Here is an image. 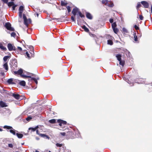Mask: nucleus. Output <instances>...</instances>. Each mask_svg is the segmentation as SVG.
I'll use <instances>...</instances> for the list:
<instances>
[{
  "instance_id": "obj_59",
  "label": "nucleus",
  "mask_w": 152,
  "mask_h": 152,
  "mask_svg": "<svg viewBox=\"0 0 152 152\" xmlns=\"http://www.w3.org/2000/svg\"><path fill=\"white\" fill-rule=\"evenodd\" d=\"M151 13H152V5H151Z\"/></svg>"
},
{
  "instance_id": "obj_63",
  "label": "nucleus",
  "mask_w": 152,
  "mask_h": 152,
  "mask_svg": "<svg viewBox=\"0 0 152 152\" xmlns=\"http://www.w3.org/2000/svg\"><path fill=\"white\" fill-rule=\"evenodd\" d=\"M37 17H38V15H39V14H38V13H37Z\"/></svg>"
},
{
  "instance_id": "obj_29",
  "label": "nucleus",
  "mask_w": 152,
  "mask_h": 152,
  "mask_svg": "<svg viewBox=\"0 0 152 152\" xmlns=\"http://www.w3.org/2000/svg\"><path fill=\"white\" fill-rule=\"evenodd\" d=\"M19 11H21V12H23V11L24 10L23 6H20L19 8Z\"/></svg>"
},
{
  "instance_id": "obj_49",
  "label": "nucleus",
  "mask_w": 152,
  "mask_h": 152,
  "mask_svg": "<svg viewBox=\"0 0 152 152\" xmlns=\"http://www.w3.org/2000/svg\"><path fill=\"white\" fill-rule=\"evenodd\" d=\"M17 6V5L16 4H14L13 6H12V10H14L15 9V8Z\"/></svg>"
},
{
  "instance_id": "obj_23",
  "label": "nucleus",
  "mask_w": 152,
  "mask_h": 152,
  "mask_svg": "<svg viewBox=\"0 0 152 152\" xmlns=\"http://www.w3.org/2000/svg\"><path fill=\"white\" fill-rule=\"evenodd\" d=\"M4 128H5V129H13L12 127L11 126H7V125L4 126Z\"/></svg>"
},
{
  "instance_id": "obj_40",
  "label": "nucleus",
  "mask_w": 152,
  "mask_h": 152,
  "mask_svg": "<svg viewBox=\"0 0 152 152\" xmlns=\"http://www.w3.org/2000/svg\"><path fill=\"white\" fill-rule=\"evenodd\" d=\"M32 118L30 116H28L26 118V120L28 121H29Z\"/></svg>"
},
{
  "instance_id": "obj_19",
  "label": "nucleus",
  "mask_w": 152,
  "mask_h": 152,
  "mask_svg": "<svg viewBox=\"0 0 152 152\" xmlns=\"http://www.w3.org/2000/svg\"><path fill=\"white\" fill-rule=\"evenodd\" d=\"M3 67L7 71L8 70V66L7 62H6L3 65Z\"/></svg>"
},
{
  "instance_id": "obj_56",
  "label": "nucleus",
  "mask_w": 152,
  "mask_h": 152,
  "mask_svg": "<svg viewBox=\"0 0 152 152\" xmlns=\"http://www.w3.org/2000/svg\"><path fill=\"white\" fill-rule=\"evenodd\" d=\"M31 50L32 51L34 50V48L32 46H31L30 47Z\"/></svg>"
},
{
  "instance_id": "obj_18",
  "label": "nucleus",
  "mask_w": 152,
  "mask_h": 152,
  "mask_svg": "<svg viewBox=\"0 0 152 152\" xmlns=\"http://www.w3.org/2000/svg\"><path fill=\"white\" fill-rule=\"evenodd\" d=\"M116 57L117 58V60L119 61L121 60V55L120 54H118L116 55Z\"/></svg>"
},
{
  "instance_id": "obj_62",
  "label": "nucleus",
  "mask_w": 152,
  "mask_h": 152,
  "mask_svg": "<svg viewBox=\"0 0 152 152\" xmlns=\"http://www.w3.org/2000/svg\"><path fill=\"white\" fill-rule=\"evenodd\" d=\"M35 152H39L36 150L35 151Z\"/></svg>"
},
{
  "instance_id": "obj_15",
  "label": "nucleus",
  "mask_w": 152,
  "mask_h": 152,
  "mask_svg": "<svg viewBox=\"0 0 152 152\" xmlns=\"http://www.w3.org/2000/svg\"><path fill=\"white\" fill-rule=\"evenodd\" d=\"M86 17L88 18L89 19H91L92 18L91 15L90 13L88 12L86 13Z\"/></svg>"
},
{
  "instance_id": "obj_1",
  "label": "nucleus",
  "mask_w": 152,
  "mask_h": 152,
  "mask_svg": "<svg viewBox=\"0 0 152 152\" xmlns=\"http://www.w3.org/2000/svg\"><path fill=\"white\" fill-rule=\"evenodd\" d=\"M48 122L51 124H54L57 122L58 123L59 125L60 126H64V127H65V125H66L67 124V122L66 121L60 119L57 120L56 122L55 119H53L49 120Z\"/></svg>"
},
{
  "instance_id": "obj_42",
  "label": "nucleus",
  "mask_w": 152,
  "mask_h": 152,
  "mask_svg": "<svg viewBox=\"0 0 152 152\" xmlns=\"http://www.w3.org/2000/svg\"><path fill=\"white\" fill-rule=\"evenodd\" d=\"M107 2H108V0H102V4H105Z\"/></svg>"
},
{
  "instance_id": "obj_13",
  "label": "nucleus",
  "mask_w": 152,
  "mask_h": 152,
  "mask_svg": "<svg viewBox=\"0 0 152 152\" xmlns=\"http://www.w3.org/2000/svg\"><path fill=\"white\" fill-rule=\"evenodd\" d=\"M13 79L12 78H10L7 81V82L9 83V84H15V83L14 82H13Z\"/></svg>"
},
{
  "instance_id": "obj_31",
  "label": "nucleus",
  "mask_w": 152,
  "mask_h": 152,
  "mask_svg": "<svg viewBox=\"0 0 152 152\" xmlns=\"http://www.w3.org/2000/svg\"><path fill=\"white\" fill-rule=\"evenodd\" d=\"M53 20H55L57 22L61 21V18H53Z\"/></svg>"
},
{
  "instance_id": "obj_25",
  "label": "nucleus",
  "mask_w": 152,
  "mask_h": 152,
  "mask_svg": "<svg viewBox=\"0 0 152 152\" xmlns=\"http://www.w3.org/2000/svg\"><path fill=\"white\" fill-rule=\"evenodd\" d=\"M107 44L110 45H112L113 44V42L111 40H108L107 41Z\"/></svg>"
},
{
  "instance_id": "obj_35",
  "label": "nucleus",
  "mask_w": 152,
  "mask_h": 152,
  "mask_svg": "<svg viewBox=\"0 0 152 152\" xmlns=\"http://www.w3.org/2000/svg\"><path fill=\"white\" fill-rule=\"evenodd\" d=\"M21 77H23L25 78H31V76H26L24 75H22V74L21 75Z\"/></svg>"
},
{
  "instance_id": "obj_46",
  "label": "nucleus",
  "mask_w": 152,
  "mask_h": 152,
  "mask_svg": "<svg viewBox=\"0 0 152 152\" xmlns=\"http://www.w3.org/2000/svg\"><path fill=\"white\" fill-rule=\"evenodd\" d=\"M139 18L140 20H142L143 19V17L142 15H139Z\"/></svg>"
},
{
  "instance_id": "obj_10",
  "label": "nucleus",
  "mask_w": 152,
  "mask_h": 152,
  "mask_svg": "<svg viewBox=\"0 0 152 152\" xmlns=\"http://www.w3.org/2000/svg\"><path fill=\"white\" fill-rule=\"evenodd\" d=\"M14 74L15 75H21L23 73V71L22 69H19L17 71H14Z\"/></svg>"
},
{
  "instance_id": "obj_26",
  "label": "nucleus",
  "mask_w": 152,
  "mask_h": 152,
  "mask_svg": "<svg viewBox=\"0 0 152 152\" xmlns=\"http://www.w3.org/2000/svg\"><path fill=\"white\" fill-rule=\"evenodd\" d=\"M10 57L9 56H5L3 58V60L4 61H7L9 58Z\"/></svg>"
},
{
  "instance_id": "obj_55",
  "label": "nucleus",
  "mask_w": 152,
  "mask_h": 152,
  "mask_svg": "<svg viewBox=\"0 0 152 152\" xmlns=\"http://www.w3.org/2000/svg\"><path fill=\"white\" fill-rule=\"evenodd\" d=\"M0 74L2 76H4L5 75V73L4 72H1L0 73Z\"/></svg>"
},
{
  "instance_id": "obj_61",
  "label": "nucleus",
  "mask_w": 152,
  "mask_h": 152,
  "mask_svg": "<svg viewBox=\"0 0 152 152\" xmlns=\"http://www.w3.org/2000/svg\"><path fill=\"white\" fill-rule=\"evenodd\" d=\"M65 129H64V128H63V129H62V130H65ZM60 130H62V129H60Z\"/></svg>"
},
{
  "instance_id": "obj_51",
  "label": "nucleus",
  "mask_w": 152,
  "mask_h": 152,
  "mask_svg": "<svg viewBox=\"0 0 152 152\" xmlns=\"http://www.w3.org/2000/svg\"><path fill=\"white\" fill-rule=\"evenodd\" d=\"M18 49L20 52H21L22 50V49L20 47H18Z\"/></svg>"
},
{
  "instance_id": "obj_52",
  "label": "nucleus",
  "mask_w": 152,
  "mask_h": 152,
  "mask_svg": "<svg viewBox=\"0 0 152 152\" xmlns=\"http://www.w3.org/2000/svg\"><path fill=\"white\" fill-rule=\"evenodd\" d=\"M26 56L28 58H30V55L27 52H26Z\"/></svg>"
},
{
  "instance_id": "obj_7",
  "label": "nucleus",
  "mask_w": 152,
  "mask_h": 152,
  "mask_svg": "<svg viewBox=\"0 0 152 152\" xmlns=\"http://www.w3.org/2000/svg\"><path fill=\"white\" fill-rule=\"evenodd\" d=\"M12 96L18 100H21L22 99V98H21L22 96H20L19 94H16L15 93L12 94Z\"/></svg>"
},
{
  "instance_id": "obj_39",
  "label": "nucleus",
  "mask_w": 152,
  "mask_h": 152,
  "mask_svg": "<svg viewBox=\"0 0 152 152\" xmlns=\"http://www.w3.org/2000/svg\"><path fill=\"white\" fill-rule=\"evenodd\" d=\"M66 132H60V134H61L62 136H65L66 138Z\"/></svg>"
},
{
  "instance_id": "obj_3",
  "label": "nucleus",
  "mask_w": 152,
  "mask_h": 152,
  "mask_svg": "<svg viewBox=\"0 0 152 152\" xmlns=\"http://www.w3.org/2000/svg\"><path fill=\"white\" fill-rule=\"evenodd\" d=\"M72 13L75 17L77 13V14H78L79 15V16L81 18H84L85 17V15L83 14L81 12L79 11V9L76 7L73 9Z\"/></svg>"
},
{
  "instance_id": "obj_8",
  "label": "nucleus",
  "mask_w": 152,
  "mask_h": 152,
  "mask_svg": "<svg viewBox=\"0 0 152 152\" xmlns=\"http://www.w3.org/2000/svg\"><path fill=\"white\" fill-rule=\"evenodd\" d=\"M7 48L9 51L14 50L16 51V50L15 47L11 43L8 44Z\"/></svg>"
},
{
  "instance_id": "obj_4",
  "label": "nucleus",
  "mask_w": 152,
  "mask_h": 152,
  "mask_svg": "<svg viewBox=\"0 0 152 152\" xmlns=\"http://www.w3.org/2000/svg\"><path fill=\"white\" fill-rule=\"evenodd\" d=\"M23 17L24 20V24L25 26H28V24L31 23V19L30 18H29L28 19L27 18L25 14H23Z\"/></svg>"
},
{
  "instance_id": "obj_44",
  "label": "nucleus",
  "mask_w": 152,
  "mask_h": 152,
  "mask_svg": "<svg viewBox=\"0 0 152 152\" xmlns=\"http://www.w3.org/2000/svg\"><path fill=\"white\" fill-rule=\"evenodd\" d=\"M134 40L135 41H137V36L136 35L135 33L134 34Z\"/></svg>"
},
{
  "instance_id": "obj_43",
  "label": "nucleus",
  "mask_w": 152,
  "mask_h": 152,
  "mask_svg": "<svg viewBox=\"0 0 152 152\" xmlns=\"http://www.w3.org/2000/svg\"><path fill=\"white\" fill-rule=\"evenodd\" d=\"M23 12L19 11V16L20 18H22V14Z\"/></svg>"
},
{
  "instance_id": "obj_53",
  "label": "nucleus",
  "mask_w": 152,
  "mask_h": 152,
  "mask_svg": "<svg viewBox=\"0 0 152 152\" xmlns=\"http://www.w3.org/2000/svg\"><path fill=\"white\" fill-rule=\"evenodd\" d=\"M8 146L10 148H12L13 146L12 144L10 143L8 144Z\"/></svg>"
},
{
  "instance_id": "obj_47",
  "label": "nucleus",
  "mask_w": 152,
  "mask_h": 152,
  "mask_svg": "<svg viewBox=\"0 0 152 152\" xmlns=\"http://www.w3.org/2000/svg\"><path fill=\"white\" fill-rule=\"evenodd\" d=\"M75 17L74 16H72L71 17V19L72 20V21H73L74 22H75Z\"/></svg>"
},
{
  "instance_id": "obj_37",
  "label": "nucleus",
  "mask_w": 152,
  "mask_h": 152,
  "mask_svg": "<svg viewBox=\"0 0 152 152\" xmlns=\"http://www.w3.org/2000/svg\"><path fill=\"white\" fill-rule=\"evenodd\" d=\"M80 16H79V15L78 14H77L76 18H77V21L78 22H78H79L80 21Z\"/></svg>"
},
{
  "instance_id": "obj_64",
  "label": "nucleus",
  "mask_w": 152,
  "mask_h": 152,
  "mask_svg": "<svg viewBox=\"0 0 152 152\" xmlns=\"http://www.w3.org/2000/svg\"><path fill=\"white\" fill-rule=\"evenodd\" d=\"M48 152H51L50 151H49Z\"/></svg>"
},
{
  "instance_id": "obj_12",
  "label": "nucleus",
  "mask_w": 152,
  "mask_h": 152,
  "mask_svg": "<svg viewBox=\"0 0 152 152\" xmlns=\"http://www.w3.org/2000/svg\"><path fill=\"white\" fill-rule=\"evenodd\" d=\"M0 48L2 50L4 51H6L7 50L6 48L3 46V44L1 43H0Z\"/></svg>"
},
{
  "instance_id": "obj_14",
  "label": "nucleus",
  "mask_w": 152,
  "mask_h": 152,
  "mask_svg": "<svg viewBox=\"0 0 152 152\" xmlns=\"http://www.w3.org/2000/svg\"><path fill=\"white\" fill-rule=\"evenodd\" d=\"M39 136L41 137H45L46 138V139H50V137H49L48 135L44 134H40Z\"/></svg>"
},
{
  "instance_id": "obj_32",
  "label": "nucleus",
  "mask_w": 152,
  "mask_h": 152,
  "mask_svg": "<svg viewBox=\"0 0 152 152\" xmlns=\"http://www.w3.org/2000/svg\"><path fill=\"white\" fill-rule=\"evenodd\" d=\"M31 78V80H34L35 82V83L37 85L38 84V81L37 80V79H36V78H34V77H32Z\"/></svg>"
},
{
  "instance_id": "obj_9",
  "label": "nucleus",
  "mask_w": 152,
  "mask_h": 152,
  "mask_svg": "<svg viewBox=\"0 0 152 152\" xmlns=\"http://www.w3.org/2000/svg\"><path fill=\"white\" fill-rule=\"evenodd\" d=\"M141 4L143 5L144 8H148L149 7V4L146 1H143L141 2Z\"/></svg>"
},
{
  "instance_id": "obj_17",
  "label": "nucleus",
  "mask_w": 152,
  "mask_h": 152,
  "mask_svg": "<svg viewBox=\"0 0 152 152\" xmlns=\"http://www.w3.org/2000/svg\"><path fill=\"white\" fill-rule=\"evenodd\" d=\"M82 28H83L85 31L88 32L89 31V30L88 28L86 27L85 25H83L82 26Z\"/></svg>"
},
{
  "instance_id": "obj_16",
  "label": "nucleus",
  "mask_w": 152,
  "mask_h": 152,
  "mask_svg": "<svg viewBox=\"0 0 152 152\" xmlns=\"http://www.w3.org/2000/svg\"><path fill=\"white\" fill-rule=\"evenodd\" d=\"M68 3L66 1H65V0L64 1H61V5L62 6H65Z\"/></svg>"
},
{
  "instance_id": "obj_36",
  "label": "nucleus",
  "mask_w": 152,
  "mask_h": 152,
  "mask_svg": "<svg viewBox=\"0 0 152 152\" xmlns=\"http://www.w3.org/2000/svg\"><path fill=\"white\" fill-rule=\"evenodd\" d=\"M56 145L57 147H61L63 145V144H60L58 143H57L56 144Z\"/></svg>"
},
{
  "instance_id": "obj_48",
  "label": "nucleus",
  "mask_w": 152,
  "mask_h": 152,
  "mask_svg": "<svg viewBox=\"0 0 152 152\" xmlns=\"http://www.w3.org/2000/svg\"><path fill=\"white\" fill-rule=\"evenodd\" d=\"M134 28L136 30H138L139 29V27L136 25L134 26Z\"/></svg>"
},
{
  "instance_id": "obj_50",
  "label": "nucleus",
  "mask_w": 152,
  "mask_h": 152,
  "mask_svg": "<svg viewBox=\"0 0 152 152\" xmlns=\"http://www.w3.org/2000/svg\"><path fill=\"white\" fill-rule=\"evenodd\" d=\"M1 1L4 3L7 4L8 3V0H1Z\"/></svg>"
},
{
  "instance_id": "obj_6",
  "label": "nucleus",
  "mask_w": 152,
  "mask_h": 152,
  "mask_svg": "<svg viewBox=\"0 0 152 152\" xmlns=\"http://www.w3.org/2000/svg\"><path fill=\"white\" fill-rule=\"evenodd\" d=\"M112 27L114 32L116 34H117L119 30L116 27L117 24L115 22L112 24Z\"/></svg>"
},
{
  "instance_id": "obj_60",
  "label": "nucleus",
  "mask_w": 152,
  "mask_h": 152,
  "mask_svg": "<svg viewBox=\"0 0 152 152\" xmlns=\"http://www.w3.org/2000/svg\"><path fill=\"white\" fill-rule=\"evenodd\" d=\"M3 131L2 129L0 128V131Z\"/></svg>"
},
{
  "instance_id": "obj_27",
  "label": "nucleus",
  "mask_w": 152,
  "mask_h": 152,
  "mask_svg": "<svg viewBox=\"0 0 152 152\" xmlns=\"http://www.w3.org/2000/svg\"><path fill=\"white\" fill-rule=\"evenodd\" d=\"M141 6V5L140 4V2H139L137 3V6H136V8L138 10L139 8Z\"/></svg>"
},
{
  "instance_id": "obj_24",
  "label": "nucleus",
  "mask_w": 152,
  "mask_h": 152,
  "mask_svg": "<svg viewBox=\"0 0 152 152\" xmlns=\"http://www.w3.org/2000/svg\"><path fill=\"white\" fill-rule=\"evenodd\" d=\"M119 64L121 65L122 66H124L125 64V61H124L121 60L119 61Z\"/></svg>"
},
{
  "instance_id": "obj_21",
  "label": "nucleus",
  "mask_w": 152,
  "mask_h": 152,
  "mask_svg": "<svg viewBox=\"0 0 152 152\" xmlns=\"http://www.w3.org/2000/svg\"><path fill=\"white\" fill-rule=\"evenodd\" d=\"M16 134L17 136L19 138H22L23 136V134H19V133H17Z\"/></svg>"
},
{
  "instance_id": "obj_41",
  "label": "nucleus",
  "mask_w": 152,
  "mask_h": 152,
  "mask_svg": "<svg viewBox=\"0 0 152 152\" xmlns=\"http://www.w3.org/2000/svg\"><path fill=\"white\" fill-rule=\"evenodd\" d=\"M11 37H15L16 36V34L15 32H12L11 33Z\"/></svg>"
},
{
  "instance_id": "obj_22",
  "label": "nucleus",
  "mask_w": 152,
  "mask_h": 152,
  "mask_svg": "<svg viewBox=\"0 0 152 152\" xmlns=\"http://www.w3.org/2000/svg\"><path fill=\"white\" fill-rule=\"evenodd\" d=\"M7 3L9 7H10L15 4L14 2L13 1Z\"/></svg>"
},
{
  "instance_id": "obj_28",
  "label": "nucleus",
  "mask_w": 152,
  "mask_h": 152,
  "mask_svg": "<svg viewBox=\"0 0 152 152\" xmlns=\"http://www.w3.org/2000/svg\"><path fill=\"white\" fill-rule=\"evenodd\" d=\"M38 128V127H36L34 128H30L28 129L30 130H31L32 131L34 132L36 131V129Z\"/></svg>"
},
{
  "instance_id": "obj_20",
  "label": "nucleus",
  "mask_w": 152,
  "mask_h": 152,
  "mask_svg": "<svg viewBox=\"0 0 152 152\" xmlns=\"http://www.w3.org/2000/svg\"><path fill=\"white\" fill-rule=\"evenodd\" d=\"M19 84L23 86H26V82L24 81H21L20 82Z\"/></svg>"
},
{
  "instance_id": "obj_38",
  "label": "nucleus",
  "mask_w": 152,
  "mask_h": 152,
  "mask_svg": "<svg viewBox=\"0 0 152 152\" xmlns=\"http://www.w3.org/2000/svg\"><path fill=\"white\" fill-rule=\"evenodd\" d=\"M66 8L68 12H71L70 7L69 6H67Z\"/></svg>"
},
{
  "instance_id": "obj_5",
  "label": "nucleus",
  "mask_w": 152,
  "mask_h": 152,
  "mask_svg": "<svg viewBox=\"0 0 152 152\" xmlns=\"http://www.w3.org/2000/svg\"><path fill=\"white\" fill-rule=\"evenodd\" d=\"M4 26L8 30L11 31H15L14 29L11 27V25L9 22L6 23Z\"/></svg>"
},
{
  "instance_id": "obj_45",
  "label": "nucleus",
  "mask_w": 152,
  "mask_h": 152,
  "mask_svg": "<svg viewBox=\"0 0 152 152\" xmlns=\"http://www.w3.org/2000/svg\"><path fill=\"white\" fill-rule=\"evenodd\" d=\"M114 4L112 2H110V4H109V7H112L114 6Z\"/></svg>"
},
{
  "instance_id": "obj_58",
  "label": "nucleus",
  "mask_w": 152,
  "mask_h": 152,
  "mask_svg": "<svg viewBox=\"0 0 152 152\" xmlns=\"http://www.w3.org/2000/svg\"><path fill=\"white\" fill-rule=\"evenodd\" d=\"M108 2H106L105 5L109 7V4L108 3Z\"/></svg>"
},
{
  "instance_id": "obj_34",
  "label": "nucleus",
  "mask_w": 152,
  "mask_h": 152,
  "mask_svg": "<svg viewBox=\"0 0 152 152\" xmlns=\"http://www.w3.org/2000/svg\"><path fill=\"white\" fill-rule=\"evenodd\" d=\"M122 31L124 34L127 33H128L127 30L124 28H123Z\"/></svg>"
},
{
  "instance_id": "obj_33",
  "label": "nucleus",
  "mask_w": 152,
  "mask_h": 152,
  "mask_svg": "<svg viewBox=\"0 0 152 152\" xmlns=\"http://www.w3.org/2000/svg\"><path fill=\"white\" fill-rule=\"evenodd\" d=\"M90 36L94 38H96L97 39H98L99 38L96 35L94 34H91Z\"/></svg>"
},
{
  "instance_id": "obj_2",
  "label": "nucleus",
  "mask_w": 152,
  "mask_h": 152,
  "mask_svg": "<svg viewBox=\"0 0 152 152\" xmlns=\"http://www.w3.org/2000/svg\"><path fill=\"white\" fill-rule=\"evenodd\" d=\"M75 137V132L74 131L68 130L66 132V139H73Z\"/></svg>"
},
{
  "instance_id": "obj_11",
  "label": "nucleus",
  "mask_w": 152,
  "mask_h": 152,
  "mask_svg": "<svg viewBox=\"0 0 152 152\" xmlns=\"http://www.w3.org/2000/svg\"><path fill=\"white\" fill-rule=\"evenodd\" d=\"M0 106L1 107H7L8 106L6 104V103L2 101H1L0 102Z\"/></svg>"
},
{
  "instance_id": "obj_30",
  "label": "nucleus",
  "mask_w": 152,
  "mask_h": 152,
  "mask_svg": "<svg viewBox=\"0 0 152 152\" xmlns=\"http://www.w3.org/2000/svg\"><path fill=\"white\" fill-rule=\"evenodd\" d=\"M10 131L11 133H12L14 135H15L16 134L15 130L14 129H11L10 130Z\"/></svg>"
},
{
  "instance_id": "obj_54",
  "label": "nucleus",
  "mask_w": 152,
  "mask_h": 152,
  "mask_svg": "<svg viewBox=\"0 0 152 152\" xmlns=\"http://www.w3.org/2000/svg\"><path fill=\"white\" fill-rule=\"evenodd\" d=\"M109 21L110 23H113V19L112 18H111L109 20Z\"/></svg>"
},
{
  "instance_id": "obj_57",
  "label": "nucleus",
  "mask_w": 152,
  "mask_h": 152,
  "mask_svg": "<svg viewBox=\"0 0 152 152\" xmlns=\"http://www.w3.org/2000/svg\"><path fill=\"white\" fill-rule=\"evenodd\" d=\"M36 133L37 134H38L39 135L40 134L39 132V131L38 130H36Z\"/></svg>"
}]
</instances>
